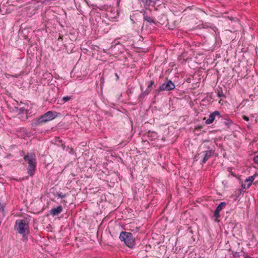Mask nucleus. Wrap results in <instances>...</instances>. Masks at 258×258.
<instances>
[{
    "label": "nucleus",
    "mask_w": 258,
    "mask_h": 258,
    "mask_svg": "<svg viewBox=\"0 0 258 258\" xmlns=\"http://www.w3.org/2000/svg\"><path fill=\"white\" fill-rule=\"evenodd\" d=\"M152 11L151 9H147L144 11L143 14V23L142 25V29L145 27L146 29L151 30L156 28L157 24L156 19L152 16Z\"/></svg>",
    "instance_id": "nucleus-1"
},
{
    "label": "nucleus",
    "mask_w": 258,
    "mask_h": 258,
    "mask_svg": "<svg viewBox=\"0 0 258 258\" xmlns=\"http://www.w3.org/2000/svg\"><path fill=\"white\" fill-rule=\"evenodd\" d=\"M58 114V113L55 111H48L39 117L34 119L31 123V125L32 127L41 125L48 121L54 119L57 116Z\"/></svg>",
    "instance_id": "nucleus-2"
},
{
    "label": "nucleus",
    "mask_w": 258,
    "mask_h": 258,
    "mask_svg": "<svg viewBox=\"0 0 258 258\" xmlns=\"http://www.w3.org/2000/svg\"><path fill=\"white\" fill-rule=\"evenodd\" d=\"M15 229L20 234L22 235L23 241L28 240V235L30 233L28 223H26L25 220H17L15 223Z\"/></svg>",
    "instance_id": "nucleus-3"
},
{
    "label": "nucleus",
    "mask_w": 258,
    "mask_h": 258,
    "mask_svg": "<svg viewBox=\"0 0 258 258\" xmlns=\"http://www.w3.org/2000/svg\"><path fill=\"white\" fill-rule=\"evenodd\" d=\"M24 160L28 164L27 168L28 174L32 176L34 175L36 169L37 160L35 153H28L26 155H24Z\"/></svg>",
    "instance_id": "nucleus-4"
},
{
    "label": "nucleus",
    "mask_w": 258,
    "mask_h": 258,
    "mask_svg": "<svg viewBox=\"0 0 258 258\" xmlns=\"http://www.w3.org/2000/svg\"><path fill=\"white\" fill-rule=\"evenodd\" d=\"M175 88V85L171 80L166 78L164 82L162 84L158 89L154 91L155 96L159 95L160 93L163 91H171Z\"/></svg>",
    "instance_id": "nucleus-5"
},
{
    "label": "nucleus",
    "mask_w": 258,
    "mask_h": 258,
    "mask_svg": "<svg viewBox=\"0 0 258 258\" xmlns=\"http://www.w3.org/2000/svg\"><path fill=\"white\" fill-rule=\"evenodd\" d=\"M119 239L121 241H123L125 245L130 248H133L136 244L135 238L130 232H121L119 235Z\"/></svg>",
    "instance_id": "nucleus-6"
},
{
    "label": "nucleus",
    "mask_w": 258,
    "mask_h": 258,
    "mask_svg": "<svg viewBox=\"0 0 258 258\" xmlns=\"http://www.w3.org/2000/svg\"><path fill=\"white\" fill-rule=\"evenodd\" d=\"M207 148L209 150H204L199 153L196 155L194 158L195 161H198L201 158V164L205 163L209 159L212 157L215 153V151L212 149H209V147Z\"/></svg>",
    "instance_id": "nucleus-7"
},
{
    "label": "nucleus",
    "mask_w": 258,
    "mask_h": 258,
    "mask_svg": "<svg viewBox=\"0 0 258 258\" xmlns=\"http://www.w3.org/2000/svg\"><path fill=\"white\" fill-rule=\"evenodd\" d=\"M227 203L225 202H221L219 205L216 208L213 214V217H215L216 219H214V221L216 222H219L220 220L218 219V218L220 217V212L223 210L224 207L226 205Z\"/></svg>",
    "instance_id": "nucleus-8"
},
{
    "label": "nucleus",
    "mask_w": 258,
    "mask_h": 258,
    "mask_svg": "<svg viewBox=\"0 0 258 258\" xmlns=\"http://www.w3.org/2000/svg\"><path fill=\"white\" fill-rule=\"evenodd\" d=\"M220 117L221 112L219 111L216 110L210 114L208 119L206 120L205 123L207 124H211L217 118L219 120Z\"/></svg>",
    "instance_id": "nucleus-9"
},
{
    "label": "nucleus",
    "mask_w": 258,
    "mask_h": 258,
    "mask_svg": "<svg viewBox=\"0 0 258 258\" xmlns=\"http://www.w3.org/2000/svg\"><path fill=\"white\" fill-rule=\"evenodd\" d=\"M139 3L143 6L146 10L150 9V7H155L160 0H138Z\"/></svg>",
    "instance_id": "nucleus-10"
},
{
    "label": "nucleus",
    "mask_w": 258,
    "mask_h": 258,
    "mask_svg": "<svg viewBox=\"0 0 258 258\" xmlns=\"http://www.w3.org/2000/svg\"><path fill=\"white\" fill-rule=\"evenodd\" d=\"M168 21L169 20L167 16L164 14H162L158 16L157 19H156V22L157 23L156 27H159L161 25H164L167 27L168 24Z\"/></svg>",
    "instance_id": "nucleus-11"
},
{
    "label": "nucleus",
    "mask_w": 258,
    "mask_h": 258,
    "mask_svg": "<svg viewBox=\"0 0 258 258\" xmlns=\"http://www.w3.org/2000/svg\"><path fill=\"white\" fill-rule=\"evenodd\" d=\"M15 109L17 112L19 118L23 121H26L27 119V115H26V109L24 107H15Z\"/></svg>",
    "instance_id": "nucleus-12"
},
{
    "label": "nucleus",
    "mask_w": 258,
    "mask_h": 258,
    "mask_svg": "<svg viewBox=\"0 0 258 258\" xmlns=\"http://www.w3.org/2000/svg\"><path fill=\"white\" fill-rule=\"evenodd\" d=\"M131 20L134 24H139V27H142L141 24V18H142V13L137 12L133 14L131 16Z\"/></svg>",
    "instance_id": "nucleus-13"
},
{
    "label": "nucleus",
    "mask_w": 258,
    "mask_h": 258,
    "mask_svg": "<svg viewBox=\"0 0 258 258\" xmlns=\"http://www.w3.org/2000/svg\"><path fill=\"white\" fill-rule=\"evenodd\" d=\"M220 121L223 123L225 125L227 126L228 128L230 127V126L232 123V121L230 119L228 115L227 114H221V117L219 118Z\"/></svg>",
    "instance_id": "nucleus-14"
},
{
    "label": "nucleus",
    "mask_w": 258,
    "mask_h": 258,
    "mask_svg": "<svg viewBox=\"0 0 258 258\" xmlns=\"http://www.w3.org/2000/svg\"><path fill=\"white\" fill-rule=\"evenodd\" d=\"M256 175V174L255 173L254 175L250 176L245 180L244 182H248V183L247 184H246V183L242 184L241 187L243 188V189H248L251 186L253 181L254 180L255 176Z\"/></svg>",
    "instance_id": "nucleus-15"
},
{
    "label": "nucleus",
    "mask_w": 258,
    "mask_h": 258,
    "mask_svg": "<svg viewBox=\"0 0 258 258\" xmlns=\"http://www.w3.org/2000/svg\"><path fill=\"white\" fill-rule=\"evenodd\" d=\"M62 211V207L61 206H58L56 208H52L50 211V214L53 216L58 215Z\"/></svg>",
    "instance_id": "nucleus-16"
},
{
    "label": "nucleus",
    "mask_w": 258,
    "mask_h": 258,
    "mask_svg": "<svg viewBox=\"0 0 258 258\" xmlns=\"http://www.w3.org/2000/svg\"><path fill=\"white\" fill-rule=\"evenodd\" d=\"M151 89H146V90L143 92L139 96V99L140 100L143 99L146 96H147L151 92Z\"/></svg>",
    "instance_id": "nucleus-17"
},
{
    "label": "nucleus",
    "mask_w": 258,
    "mask_h": 258,
    "mask_svg": "<svg viewBox=\"0 0 258 258\" xmlns=\"http://www.w3.org/2000/svg\"><path fill=\"white\" fill-rule=\"evenodd\" d=\"M216 92L217 93V96L219 97H223L225 98V95L223 93L222 88L218 87V89H217Z\"/></svg>",
    "instance_id": "nucleus-18"
},
{
    "label": "nucleus",
    "mask_w": 258,
    "mask_h": 258,
    "mask_svg": "<svg viewBox=\"0 0 258 258\" xmlns=\"http://www.w3.org/2000/svg\"><path fill=\"white\" fill-rule=\"evenodd\" d=\"M167 27L170 30H174L176 27V21H173L170 23L168 22Z\"/></svg>",
    "instance_id": "nucleus-19"
},
{
    "label": "nucleus",
    "mask_w": 258,
    "mask_h": 258,
    "mask_svg": "<svg viewBox=\"0 0 258 258\" xmlns=\"http://www.w3.org/2000/svg\"><path fill=\"white\" fill-rule=\"evenodd\" d=\"M244 189H243L242 187L241 189H237L235 191V195L237 198H239L241 195H243V194L244 193L245 191L244 190Z\"/></svg>",
    "instance_id": "nucleus-20"
},
{
    "label": "nucleus",
    "mask_w": 258,
    "mask_h": 258,
    "mask_svg": "<svg viewBox=\"0 0 258 258\" xmlns=\"http://www.w3.org/2000/svg\"><path fill=\"white\" fill-rule=\"evenodd\" d=\"M228 250L229 251L232 252L231 254H232L233 257H240V256H241V255H240L239 252L233 251L231 248H229Z\"/></svg>",
    "instance_id": "nucleus-21"
},
{
    "label": "nucleus",
    "mask_w": 258,
    "mask_h": 258,
    "mask_svg": "<svg viewBox=\"0 0 258 258\" xmlns=\"http://www.w3.org/2000/svg\"><path fill=\"white\" fill-rule=\"evenodd\" d=\"M71 99V96H64L62 98L61 101L63 103H64V102L69 101Z\"/></svg>",
    "instance_id": "nucleus-22"
},
{
    "label": "nucleus",
    "mask_w": 258,
    "mask_h": 258,
    "mask_svg": "<svg viewBox=\"0 0 258 258\" xmlns=\"http://www.w3.org/2000/svg\"><path fill=\"white\" fill-rule=\"evenodd\" d=\"M55 196L57 197L58 198L63 199L66 197V195L62 194V193H61V192H57L55 195Z\"/></svg>",
    "instance_id": "nucleus-23"
},
{
    "label": "nucleus",
    "mask_w": 258,
    "mask_h": 258,
    "mask_svg": "<svg viewBox=\"0 0 258 258\" xmlns=\"http://www.w3.org/2000/svg\"><path fill=\"white\" fill-rule=\"evenodd\" d=\"M154 85V81L153 80L150 81L147 86V89H151L152 86Z\"/></svg>",
    "instance_id": "nucleus-24"
},
{
    "label": "nucleus",
    "mask_w": 258,
    "mask_h": 258,
    "mask_svg": "<svg viewBox=\"0 0 258 258\" xmlns=\"http://www.w3.org/2000/svg\"><path fill=\"white\" fill-rule=\"evenodd\" d=\"M26 115H27V119L29 117H31L32 115V113L30 110L28 109H26Z\"/></svg>",
    "instance_id": "nucleus-25"
},
{
    "label": "nucleus",
    "mask_w": 258,
    "mask_h": 258,
    "mask_svg": "<svg viewBox=\"0 0 258 258\" xmlns=\"http://www.w3.org/2000/svg\"><path fill=\"white\" fill-rule=\"evenodd\" d=\"M242 254H241V256L238 258H249L250 256H248L245 252L242 251Z\"/></svg>",
    "instance_id": "nucleus-26"
},
{
    "label": "nucleus",
    "mask_w": 258,
    "mask_h": 258,
    "mask_svg": "<svg viewBox=\"0 0 258 258\" xmlns=\"http://www.w3.org/2000/svg\"><path fill=\"white\" fill-rule=\"evenodd\" d=\"M44 76H45L46 79H48V80L52 78V76L50 73H46L45 75H44Z\"/></svg>",
    "instance_id": "nucleus-27"
},
{
    "label": "nucleus",
    "mask_w": 258,
    "mask_h": 258,
    "mask_svg": "<svg viewBox=\"0 0 258 258\" xmlns=\"http://www.w3.org/2000/svg\"><path fill=\"white\" fill-rule=\"evenodd\" d=\"M253 160L256 164H258V156H255L253 157Z\"/></svg>",
    "instance_id": "nucleus-28"
},
{
    "label": "nucleus",
    "mask_w": 258,
    "mask_h": 258,
    "mask_svg": "<svg viewBox=\"0 0 258 258\" xmlns=\"http://www.w3.org/2000/svg\"><path fill=\"white\" fill-rule=\"evenodd\" d=\"M242 118H243L244 120H245V121H248L249 120V117H248V116H245V115H243V116H242Z\"/></svg>",
    "instance_id": "nucleus-29"
},
{
    "label": "nucleus",
    "mask_w": 258,
    "mask_h": 258,
    "mask_svg": "<svg viewBox=\"0 0 258 258\" xmlns=\"http://www.w3.org/2000/svg\"><path fill=\"white\" fill-rule=\"evenodd\" d=\"M0 211L2 212L3 213L4 211V207L3 205H1L0 206Z\"/></svg>",
    "instance_id": "nucleus-30"
},
{
    "label": "nucleus",
    "mask_w": 258,
    "mask_h": 258,
    "mask_svg": "<svg viewBox=\"0 0 258 258\" xmlns=\"http://www.w3.org/2000/svg\"><path fill=\"white\" fill-rule=\"evenodd\" d=\"M230 173L232 175H233V176H235V175L232 172H231Z\"/></svg>",
    "instance_id": "nucleus-31"
},
{
    "label": "nucleus",
    "mask_w": 258,
    "mask_h": 258,
    "mask_svg": "<svg viewBox=\"0 0 258 258\" xmlns=\"http://www.w3.org/2000/svg\"><path fill=\"white\" fill-rule=\"evenodd\" d=\"M115 75H116V77H117V78H118V77L117 74H115Z\"/></svg>",
    "instance_id": "nucleus-32"
},
{
    "label": "nucleus",
    "mask_w": 258,
    "mask_h": 258,
    "mask_svg": "<svg viewBox=\"0 0 258 258\" xmlns=\"http://www.w3.org/2000/svg\"><path fill=\"white\" fill-rule=\"evenodd\" d=\"M244 183H246V184H247L248 182H244Z\"/></svg>",
    "instance_id": "nucleus-33"
},
{
    "label": "nucleus",
    "mask_w": 258,
    "mask_h": 258,
    "mask_svg": "<svg viewBox=\"0 0 258 258\" xmlns=\"http://www.w3.org/2000/svg\"><path fill=\"white\" fill-rule=\"evenodd\" d=\"M249 258H252L251 257H249Z\"/></svg>",
    "instance_id": "nucleus-34"
}]
</instances>
